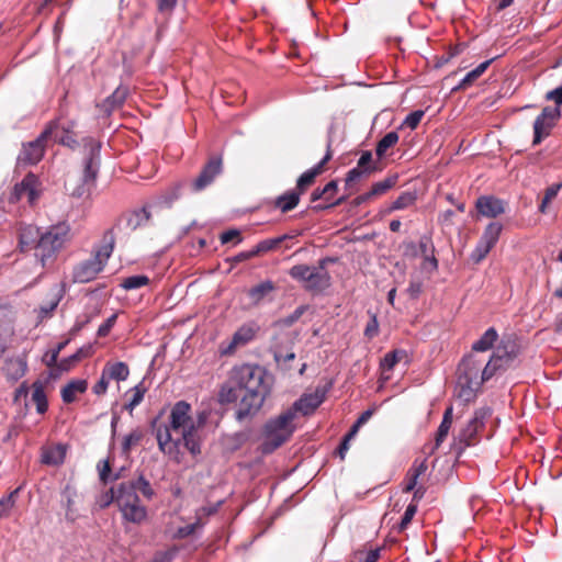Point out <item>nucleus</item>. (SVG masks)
<instances>
[{
    "label": "nucleus",
    "mask_w": 562,
    "mask_h": 562,
    "mask_svg": "<svg viewBox=\"0 0 562 562\" xmlns=\"http://www.w3.org/2000/svg\"><path fill=\"white\" fill-rule=\"evenodd\" d=\"M103 269L102 261L98 257L91 256L74 268L72 279L78 283H87L95 279Z\"/></svg>",
    "instance_id": "16"
},
{
    "label": "nucleus",
    "mask_w": 562,
    "mask_h": 562,
    "mask_svg": "<svg viewBox=\"0 0 562 562\" xmlns=\"http://www.w3.org/2000/svg\"><path fill=\"white\" fill-rule=\"evenodd\" d=\"M100 481L104 484L119 479V474L111 475V467L109 460H101L98 463Z\"/></svg>",
    "instance_id": "51"
},
{
    "label": "nucleus",
    "mask_w": 562,
    "mask_h": 562,
    "mask_svg": "<svg viewBox=\"0 0 562 562\" xmlns=\"http://www.w3.org/2000/svg\"><path fill=\"white\" fill-rule=\"evenodd\" d=\"M560 116L561 111L559 108H543L533 122V145L540 144L544 137L550 135L551 130Z\"/></svg>",
    "instance_id": "10"
},
{
    "label": "nucleus",
    "mask_w": 562,
    "mask_h": 562,
    "mask_svg": "<svg viewBox=\"0 0 562 562\" xmlns=\"http://www.w3.org/2000/svg\"><path fill=\"white\" fill-rule=\"evenodd\" d=\"M562 188V183H553L549 188L546 189L544 196L539 205V211L541 213H546L548 204L558 195L559 191Z\"/></svg>",
    "instance_id": "50"
},
{
    "label": "nucleus",
    "mask_w": 562,
    "mask_h": 562,
    "mask_svg": "<svg viewBox=\"0 0 562 562\" xmlns=\"http://www.w3.org/2000/svg\"><path fill=\"white\" fill-rule=\"evenodd\" d=\"M114 249V236L111 231H108L103 236V245L98 248L92 257H98L102 261V266L105 267L109 258L111 257Z\"/></svg>",
    "instance_id": "31"
},
{
    "label": "nucleus",
    "mask_w": 562,
    "mask_h": 562,
    "mask_svg": "<svg viewBox=\"0 0 562 562\" xmlns=\"http://www.w3.org/2000/svg\"><path fill=\"white\" fill-rule=\"evenodd\" d=\"M91 346L79 348L74 355L60 360L58 363V369L61 371L70 370L75 362L81 360L82 358L89 357L91 355Z\"/></svg>",
    "instance_id": "38"
},
{
    "label": "nucleus",
    "mask_w": 562,
    "mask_h": 562,
    "mask_svg": "<svg viewBox=\"0 0 562 562\" xmlns=\"http://www.w3.org/2000/svg\"><path fill=\"white\" fill-rule=\"evenodd\" d=\"M288 238H290V236L285 234L279 237L263 239L254 247L255 254L258 256L274 250Z\"/></svg>",
    "instance_id": "37"
},
{
    "label": "nucleus",
    "mask_w": 562,
    "mask_h": 562,
    "mask_svg": "<svg viewBox=\"0 0 562 562\" xmlns=\"http://www.w3.org/2000/svg\"><path fill=\"white\" fill-rule=\"evenodd\" d=\"M120 510L124 519L134 524H140L147 517V509L140 504V499L122 506Z\"/></svg>",
    "instance_id": "24"
},
{
    "label": "nucleus",
    "mask_w": 562,
    "mask_h": 562,
    "mask_svg": "<svg viewBox=\"0 0 562 562\" xmlns=\"http://www.w3.org/2000/svg\"><path fill=\"white\" fill-rule=\"evenodd\" d=\"M273 376L261 366L243 363L235 366L229 379L218 391L223 405L237 403L235 418L243 422L254 417L270 395Z\"/></svg>",
    "instance_id": "1"
},
{
    "label": "nucleus",
    "mask_w": 562,
    "mask_h": 562,
    "mask_svg": "<svg viewBox=\"0 0 562 562\" xmlns=\"http://www.w3.org/2000/svg\"><path fill=\"white\" fill-rule=\"evenodd\" d=\"M293 420V413L284 411L266 422L261 434L262 442L259 447L261 453L274 452L292 437L295 430Z\"/></svg>",
    "instance_id": "4"
},
{
    "label": "nucleus",
    "mask_w": 562,
    "mask_h": 562,
    "mask_svg": "<svg viewBox=\"0 0 562 562\" xmlns=\"http://www.w3.org/2000/svg\"><path fill=\"white\" fill-rule=\"evenodd\" d=\"M68 342L69 340L61 341L49 353H46L45 362L47 367H54L57 364L58 356L60 351L67 346Z\"/></svg>",
    "instance_id": "57"
},
{
    "label": "nucleus",
    "mask_w": 562,
    "mask_h": 562,
    "mask_svg": "<svg viewBox=\"0 0 562 562\" xmlns=\"http://www.w3.org/2000/svg\"><path fill=\"white\" fill-rule=\"evenodd\" d=\"M53 135H55L56 140L59 144H61L64 146H67L69 148L74 149L78 145V142H77L76 136H75L74 133H63L59 137H57L56 132H55Z\"/></svg>",
    "instance_id": "63"
},
{
    "label": "nucleus",
    "mask_w": 562,
    "mask_h": 562,
    "mask_svg": "<svg viewBox=\"0 0 562 562\" xmlns=\"http://www.w3.org/2000/svg\"><path fill=\"white\" fill-rule=\"evenodd\" d=\"M417 199V194L415 191H406L401 193L395 201L391 204L389 212L404 210L412 206Z\"/></svg>",
    "instance_id": "40"
},
{
    "label": "nucleus",
    "mask_w": 562,
    "mask_h": 562,
    "mask_svg": "<svg viewBox=\"0 0 562 562\" xmlns=\"http://www.w3.org/2000/svg\"><path fill=\"white\" fill-rule=\"evenodd\" d=\"M136 492H140L145 498L150 501L155 496V491L149 481L140 474L136 480H132Z\"/></svg>",
    "instance_id": "47"
},
{
    "label": "nucleus",
    "mask_w": 562,
    "mask_h": 562,
    "mask_svg": "<svg viewBox=\"0 0 562 562\" xmlns=\"http://www.w3.org/2000/svg\"><path fill=\"white\" fill-rule=\"evenodd\" d=\"M66 458V448L63 445H57L44 452L42 461L49 465H59L64 463Z\"/></svg>",
    "instance_id": "33"
},
{
    "label": "nucleus",
    "mask_w": 562,
    "mask_h": 562,
    "mask_svg": "<svg viewBox=\"0 0 562 562\" xmlns=\"http://www.w3.org/2000/svg\"><path fill=\"white\" fill-rule=\"evenodd\" d=\"M61 293L55 292L52 294L49 301L40 307V316L42 318L49 317L52 315V312L58 306L60 300H61Z\"/></svg>",
    "instance_id": "48"
},
{
    "label": "nucleus",
    "mask_w": 562,
    "mask_h": 562,
    "mask_svg": "<svg viewBox=\"0 0 562 562\" xmlns=\"http://www.w3.org/2000/svg\"><path fill=\"white\" fill-rule=\"evenodd\" d=\"M366 175H370L369 172H367L366 170L361 169L360 167H355L352 169H350L348 172H347V176H346V186H351L353 182L360 180L363 176Z\"/></svg>",
    "instance_id": "61"
},
{
    "label": "nucleus",
    "mask_w": 562,
    "mask_h": 562,
    "mask_svg": "<svg viewBox=\"0 0 562 562\" xmlns=\"http://www.w3.org/2000/svg\"><path fill=\"white\" fill-rule=\"evenodd\" d=\"M416 512H417V505L411 503L406 507L405 513L398 524V531H403L407 528V526L411 524L413 517L415 516Z\"/></svg>",
    "instance_id": "56"
},
{
    "label": "nucleus",
    "mask_w": 562,
    "mask_h": 562,
    "mask_svg": "<svg viewBox=\"0 0 562 562\" xmlns=\"http://www.w3.org/2000/svg\"><path fill=\"white\" fill-rule=\"evenodd\" d=\"M128 89L126 87H117L111 95L103 101V109L105 112L111 113L114 109L121 106L126 100Z\"/></svg>",
    "instance_id": "30"
},
{
    "label": "nucleus",
    "mask_w": 562,
    "mask_h": 562,
    "mask_svg": "<svg viewBox=\"0 0 562 562\" xmlns=\"http://www.w3.org/2000/svg\"><path fill=\"white\" fill-rule=\"evenodd\" d=\"M234 239H236V244H239L243 240V238L240 237V232L235 228L225 231L220 236V240L222 244H227Z\"/></svg>",
    "instance_id": "64"
},
{
    "label": "nucleus",
    "mask_w": 562,
    "mask_h": 562,
    "mask_svg": "<svg viewBox=\"0 0 562 562\" xmlns=\"http://www.w3.org/2000/svg\"><path fill=\"white\" fill-rule=\"evenodd\" d=\"M427 469V459H424L419 462L416 460L407 472L411 473L414 479H419V476L425 474Z\"/></svg>",
    "instance_id": "62"
},
{
    "label": "nucleus",
    "mask_w": 562,
    "mask_h": 562,
    "mask_svg": "<svg viewBox=\"0 0 562 562\" xmlns=\"http://www.w3.org/2000/svg\"><path fill=\"white\" fill-rule=\"evenodd\" d=\"M40 187L38 177L33 172H27L20 182L14 184L11 201L19 202L26 198L30 204H34L40 198Z\"/></svg>",
    "instance_id": "11"
},
{
    "label": "nucleus",
    "mask_w": 562,
    "mask_h": 562,
    "mask_svg": "<svg viewBox=\"0 0 562 562\" xmlns=\"http://www.w3.org/2000/svg\"><path fill=\"white\" fill-rule=\"evenodd\" d=\"M222 172V158L214 156L202 168L200 175L191 183V189L194 192H200L209 187L215 178Z\"/></svg>",
    "instance_id": "13"
},
{
    "label": "nucleus",
    "mask_w": 562,
    "mask_h": 562,
    "mask_svg": "<svg viewBox=\"0 0 562 562\" xmlns=\"http://www.w3.org/2000/svg\"><path fill=\"white\" fill-rule=\"evenodd\" d=\"M276 289L274 283L271 280L262 281L261 283L250 288L248 290V297L251 303L259 304L268 294L273 292Z\"/></svg>",
    "instance_id": "27"
},
{
    "label": "nucleus",
    "mask_w": 562,
    "mask_h": 562,
    "mask_svg": "<svg viewBox=\"0 0 562 562\" xmlns=\"http://www.w3.org/2000/svg\"><path fill=\"white\" fill-rule=\"evenodd\" d=\"M149 282L150 280L147 276L136 274L123 279V281L121 282V286L126 291H131L148 285Z\"/></svg>",
    "instance_id": "43"
},
{
    "label": "nucleus",
    "mask_w": 562,
    "mask_h": 562,
    "mask_svg": "<svg viewBox=\"0 0 562 562\" xmlns=\"http://www.w3.org/2000/svg\"><path fill=\"white\" fill-rule=\"evenodd\" d=\"M492 247L486 245L484 241H482L481 239H479L475 248L473 249V251L471 252V260L474 262V263H479L481 262L483 259H485V257L488 255V252L491 251Z\"/></svg>",
    "instance_id": "53"
},
{
    "label": "nucleus",
    "mask_w": 562,
    "mask_h": 562,
    "mask_svg": "<svg viewBox=\"0 0 562 562\" xmlns=\"http://www.w3.org/2000/svg\"><path fill=\"white\" fill-rule=\"evenodd\" d=\"M116 318H117V315L116 314H112L110 317H108L98 328V336L99 337H105L109 335V333L111 331V329L113 328V326L115 325L116 323Z\"/></svg>",
    "instance_id": "60"
},
{
    "label": "nucleus",
    "mask_w": 562,
    "mask_h": 562,
    "mask_svg": "<svg viewBox=\"0 0 562 562\" xmlns=\"http://www.w3.org/2000/svg\"><path fill=\"white\" fill-rule=\"evenodd\" d=\"M27 371V362L24 358L8 359L3 367L4 375L9 381L16 382L25 375Z\"/></svg>",
    "instance_id": "21"
},
{
    "label": "nucleus",
    "mask_w": 562,
    "mask_h": 562,
    "mask_svg": "<svg viewBox=\"0 0 562 562\" xmlns=\"http://www.w3.org/2000/svg\"><path fill=\"white\" fill-rule=\"evenodd\" d=\"M181 183L173 184L164 193H161V195L159 196V202L166 206H170L181 195Z\"/></svg>",
    "instance_id": "46"
},
{
    "label": "nucleus",
    "mask_w": 562,
    "mask_h": 562,
    "mask_svg": "<svg viewBox=\"0 0 562 562\" xmlns=\"http://www.w3.org/2000/svg\"><path fill=\"white\" fill-rule=\"evenodd\" d=\"M425 112L423 110H416L411 112L404 120L403 124L408 126L411 130H415L424 117Z\"/></svg>",
    "instance_id": "59"
},
{
    "label": "nucleus",
    "mask_w": 562,
    "mask_h": 562,
    "mask_svg": "<svg viewBox=\"0 0 562 562\" xmlns=\"http://www.w3.org/2000/svg\"><path fill=\"white\" fill-rule=\"evenodd\" d=\"M83 171L81 182L74 187L70 194L75 198H82L91 192L100 170L101 144L92 137L83 138Z\"/></svg>",
    "instance_id": "5"
},
{
    "label": "nucleus",
    "mask_w": 562,
    "mask_h": 562,
    "mask_svg": "<svg viewBox=\"0 0 562 562\" xmlns=\"http://www.w3.org/2000/svg\"><path fill=\"white\" fill-rule=\"evenodd\" d=\"M301 194L295 189L286 191L285 193L279 195L273 205L276 209L280 210L282 213H286L295 209L300 202Z\"/></svg>",
    "instance_id": "26"
},
{
    "label": "nucleus",
    "mask_w": 562,
    "mask_h": 562,
    "mask_svg": "<svg viewBox=\"0 0 562 562\" xmlns=\"http://www.w3.org/2000/svg\"><path fill=\"white\" fill-rule=\"evenodd\" d=\"M176 441H179V445L182 443L192 456H198L201 453V443L198 436L196 425H190L183 429L181 438L177 439Z\"/></svg>",
    "instance_id": "22"
},
{
    "label": "nucleus",
    "mask_w": 562,
    "mask_h": 562,
    "mask_svg": "<svg viewBox=\"0 0 562 562\" xmlns=\"http://www.w3.org/2000/svg\"><path fill=\"white\" fill-rule=\"evenodd\" d=\"M326 392L324 387H316L313 393L303 394L286 412L293 413V419L299 412L304 416L311 415L325 401Z\"/></svg>",
    "instance_id": "12"
},
{
    "label": "nucleus",
    "mask_w": 562,
    "mask_h": 562,
    "mask_svg": "<svg viewBox=\"0 0 562 562\" xmlns=\"http://www.w3.org/2000/svg\"><path fill=\"white\" fill-rule=\"evenodd\" d=\"M190 413L191 405L186 401H179L172 406L169 425H161L156 430V438L161 452L171 456L178 451L179 441L172 440L171 430H183L190 425H195Z\"/></svg>",
    "instance_id": "3"
},
{
    "label": "nucleus",
    "mask_w": 562,
    "mask_h": 562,
    "mask_svg": "<svg viewBox=\"0 0 562 562\" xmlns=\"http://www.w3.org/2000/svg\"><path fill=\"white\" fill-rule=\"evenodd\" d=\"M330 147L331 140H329L327 144V150L323 159L313 168L306 170L299 177L295 190L300 192L301 195L305 192L307 187L314 183L316 177L323 172L324 166L331 159L333 153Z\"/></svg>",
    "instance_id": "18"
},
{
    "label": "nucleus",
    "mask_w": 562,
    "mask_h": 562,
    "mask_svg": "<svg viewBox=\"0 0 562 562\" xmlns=\"http://www.w3.org/2000/svg\"><path fill=\"white\" fill-rule=\"evenodd\" d=\"M492 412L488 407H481L474 412L473 417L468 422L459 432V440L467 446L472 445L477 431L484 427L486 418L491 416Z\"/></svg>",
    "instance_id": "14"
},
{
    "label": "nucleus",
    "mask_w": 562,
    "mask_h": 562,
    "mask_svg": "<svg viewBox=\"0 0 562 562\" xmlns=\"http://www.w3.org/2000/svg\"><path fill=\"white\" fill-rule=\"evenodd\" d=\"M477 213L487 218H495L505 213V201L494 195H481L475 201Z\"/></svg>",
    "instance_id": "17"
},
{
    "label": "nucleus",
    "mask_w": 562,
    "mask_h": 562,
    "mask_svg": "<svg viewBox=\"0 0 562 562\" xmlns=\"http://www.w3.org/2000/svg\"><path fill=\"white\" fill-rule=\"evenodd\" d=\"M256 327L254 325H243L233 335L232 341L222 352L227 355L233 352L236 347L243 346L251 341L256 336Z\"/></svg>",
    "instance_id": "20"
},
{
    "label": "nucleus",
    "mask_w": 562,
    "mask_h": 562,
    "mask_svg": "<svg viewBox=\"0 0 562 562\" xmlns=\"http://www.w3.org/2000/svg\"><path fill=\"white\" fill-rule=\"evenodd\" d=\"M149 218H150V212L145 206L142 209L126 212L122 216V221L125 222V227L130 231H135L138 227L146 225L148 223Z\"/></svg>",
    "instance_id": "23"
},
{
    "label": "nucleus",
    "mask_w": 562,
    "mask_h": 562,
    "mask_svg": "<svg viewBox=\"0 0 562 562\" xmlns=\"http://www.w3.org/2000/svg\"><path fill=\"white\" fill-rule=\"evenodd\" d=\"M418 247L420 250V254L424 256L425 260L428 261L432 269L438 268V260L434 256V245L431 243V239L427 236H423L419 239Z\"/></svg>",
    "instance_id": "41"
},
{
    "label": "nucleus",
    "mask_w": 562,
    "mask_h": 562,
    "mask_svg": "<svg viewBox=\"0 0 562 562\" xmlns=\"http://www.w3.org/2000/svg\"><path fill=\"white\" fill-rule=\"evenodd\" d=\"M306 310H307L306 305L297 306L290 315H288L283 318H280L278 321L279 325H281L283 327L292 326L294 323H296L303 316V314L306 312Z\"/></svg>",
    "instance_id": "52"
},
{
    "label": "nucleus",
    "mask_w": 562,
    "mask_h": 562,
    "mask_svg": "<svg viewBox=\"0 0 562 562\" xmlns=\"http://www.w3.org/2000/svg\"><path fill=\"white\" fill-rule=\"evenodd\" d=\"M333 261V258L325 257L318 260L317 266L295 265L289 270V276L303 283L307 291L323 292L330 285V274L326 266Z\"/></svg>",
    "instance_id": "7"
},
{
    "label": "nucleus",
    "mask_w": 562,
    "mask_h": 562,
    "mask_svg": "<svg viewBox=\"0 0 562 562\" xmlns=\"http://www.w3.org/2000/svg\"><path fill=\"white\" fill-rule=\"evenodd\" d=\"M144 434L139 428L132 430L128 435H126L123 438L122 452L124 454L130 453L132 448L140 442Z\"/></svg>",
    "instance_id": "45"
},
{
    "label": "nucleus",
    "mask_w": 562,
    "mask_h": 562,
    "mask_svg": "<svg viewBox=\"0 0 562 562\" xmlns=\"http://www.w3.org/2000/svg\"><path fill=\"white\" fill-rule=\"evenodd\" d=\"M368 314L370 316V319H369V322L366 325L363 335L368 339H372L375 336H378V334H379V322H378V317H376L375 313L369 311Z\"/></svg>",
    "instance_id": "54"
},
{
    "label": "nucleus",
    "mask_w": 562,
    "mask_h": 562,
    "mask_svg": "<svg viewBox=\"0 0 562 562\" xmlns=\"http://www.w3.org/2000/svg\"><path fill=\"white\" fill-rule=\"evenodd\" d=\"M397 181L398 175H391L384 180L373 183L369 191L373 198L382 195L392 189L397 183Z\"/></svg>",
    "instance_id": "39"
},
{
    "label": "nucleus",
    "mask_w": 562,
    "mask_h": 562,
    "mask_svg": "<svg viewBox=\"0 0 562 562\" xmlns=\"http://www.w3.org/2000/svg\"><path fill=\"white\" fill-rule=\"evenodd\" d=\"M498 339L497 330L494 327H490L484 334L472 345V351L484 352L493 348L494 344Z\"/></svg>",
    "instance_id": "28"
},
{
    "label": "nucleus",
    "mask_w": 562,
    "mask_h": 562,
    "mask_svg": "<svg viewBox=\"0 0 562 562\" xmlns=\"http://www.w3.org/2000/svg\"><path fill=\"white\" fill-rule=\"evenodd\" d=\"M106 505L116 502L120 508L139 499L133 481L121 482L116 486L111 487L109 493H106Z\"/></svg>",
    "instance_id": "15"
},
{
    "label": "nucleus",
    "mask_w": 562,
    "mask_h": 562,
    "mask_svg": "<svg viewBox=\"0 0 562 562\" xmlns=\"http://www.w3.org/2000/svg\"><path fill=\"white\" fill-rule=\"evenodd\" d=\"M451 425L452 424H449L447 422H441L439 427H438V430H437V434H436V439H435V446L432 447L431 449V453L438 449L440 447V445L445 441V439L447 438L448 434H449V430L451 428Z\"/></svg>",
    "instance_id": "55"
},
{
    "label": "nucleus",
    "mask_w": 562,
    "mask_h": 562,
    "mask_svg": "<svg viewBox=\"0 0 562 562\" xmlns=\"http://www.w3.org/2000/svg\"><path fill=\"white\" fill-rule=\"evenodd\" d=\"M407 358V352L403 349H395L384 355L381 360V368L384 371H391L403 359Z\"/></svg>",
    "instance_id": "36"
},
{
    "label": "nucleus",
    "mask_w": 562,
    "mask_h": 562,
    "mask_svg": "<svg viewBox=\"0 0 562 562\" xmlns=\"http://www.w3.org/2000/svg\"><path fill=\"white\" fill-rule=\"evenodd\" d=\"M58 130V122L50 121L43 132L33 140L23 143L18 156V165L32 166L38 164L45 154L46 140Z\"/></svg>",
    "instance_id": "9"
},
{
    "label": "nucleus",
    "mask_w": 562,
    "mask_h": 562,
    "mask_svg": "<svg viewBox=\"0 0 562 562\" xmlns=\"http://www.w3.org/2000/svg\"><path fill=\"white\" fill-rule=\"evenodd\" d=\"M177 552H178L177 548H170L168 550L157 551L153 555L151 561L153 562H172Z\"/></svg>",
    "instance_id": "58"
},
{
    "label": "nucleus",
    "mask_w": 562,
    "mask_h": 562,
    "mask_svg": "<svg viewBox=\"0 0 562 562\" xmlns=\"http://www.w3.org/2000/svg\"><path fill=\"white\" fill-rule=\"evenodd\" d=\"M69 225L66 223H58L42 231L37 248L34 252L42 267H46L48 262H53L56 259L58 252L64 248L69 238Z\"/></svg>",
    "instance_id": "6"
},
{
    "label": "nucleus",
    "mask_w": 562,
    "mask_h": 562,
    "mask_svg": "<svg viewBox=\"0 0 562 562\" xmlns=\"http://www.w3.org/2000/svg\"><path fill=\"white\" fill-rule=\"evenodd\" d=\"M102 372L109 378V380L125 381L130 375L128 366L125 362L119 361L114 363H108Z\"/></svg>",
    "instance_id": "29"
},
{
    "label": "nucleus",
    "mask_w": 562,
    "mask_h": 562,
    "mask_svg": "<svg viewBox=\"0 0 562 562\" xmlns=\"http://www.w3.org/2000/svg\"><path fill=\"white\" fill-rule=\"evenodd\" d=\"M33 393H32V401L36 405V411L38 414L46 413L48 408V402L47 396L45 393L44 384L42 381L37 380L33 383Z\"/></svg>",
    "instance_id": "32"
},
{
    "label": "nucleus",
    "mask_w": 562,
    "mask_h": 562,
    "mask_svg": "<svg viewBox=\"0 0 562 562\" xmlns=\"http://www.w3.org/2000/svg\"><path fill=\"white\" fill-rule=\"evenodd\" d=\"M146 387L144 386L143 382L132 387L128 392L132 394L131 398L125 403L124 408L127 409L130 413L134 411V408L139 405L144 398V395L146 393Z\"/></svg>",
    "instance_id": "42"
},
{
    "label": "nucleus",
    "mask_w": 562,
    "mask_h": 562,
    "mask_svg": "<svg viewBox=\"0 0 562 562\" xmlns=\"http://www.w3.org/2000/svg\"><path fill=\"white\" fill-rule=\"evenodd\" d=\"M520 353V347L512 337L503 338L485 363V375L494 376L497 372L510 368Z\"/></svg>",
    "instance_id": "8"
},
{
    "label": "nucleus",
    "mask_w": 562,
    "mask_h": 562,
    "mask_svg": "<svg viewBox=\"0 0 562 562\" xmlns=\"http://www.w3.org/2000/svg\"><path fill=\"white\" fill-rule=\"evenodd\" d=\"M42 229L35 225L25 224L19 227L18 247L22 252L36 250Z\"/></svg>",
    "instance_id": "19"
},
{
    "label": "nucleus",
    "mask_w": 562,
    "mask_h": 562,
    "mask_svg": "<svg viewBox=\"0 0 562 562\" xmlns=\"http://www.w3.org/2000/svg\"><path fill=\"white\" fill-rule=\"evenodd\" d=\"M502 231H503V225L501 223L491 222L485 227L480 239L493 248L496 245V243L498 241Z\"/></svg>",
    "instance_id": "35"
},
{
    "label": "nucleus",
    "mask_w": 562,
    "mask_h": 562,
    "mask_svg": "<svg viewBox=\"0 0 562 562\" xmlns=\"http://www.w3.org/2000/svg\"><path fill=\"white\" fill-rule=\"evenodd\" d=\"M19 488L12 491L10 494L0 498V519L9 515L10 510L15 504V497L19 493Z\"/></svg>",
    "instance_id": "49"
},
{
    "label": "nucleus",
    "mask_w": 562,
    "mask_h": 562,
    "mask_svg": "<svg viewBox=\"0 0 562 562\" xmlns=\"http://www.w3.org/2000/svg\"><path fill=\"white\" fill-rule=\"evenodd\" d=\"M88 383L83 379L71 380L60 391L61 400L66 404L76 401L77 394H82L87 391Z\"/></svg>",
    "instance_id": "25"
},
{
    "label": "nucleus",
    "mask_w": 562,
    "mask_h": 562,
    "mask_svg": "<svg viewBox=\"0 0 562 562\" xmlns=\"http://www.w3.org/2000/svg\"><path fill=\"white\" fill-rule=\"evenodd\" d=\"M398 134L395 131L386 133L376 144L375 155L378 160L383 158L386 151L398 142Z\"/></svg>",
    "instance_id": "34"
},
{
    "label": "nucleus",
    "mask_w": 562,
    "mask_h": 562,
    "mask_svg": "<svg viewBox=\"0 0 562 562\" xmlns=\"http://www.w3.org/2000/svg\"><path fill=\"white\" fill-rule=\"evenodd\" d=\"M357 166L361 169L366 170L369 173L380 171L382 169L379 160L373 162L372 161V153L370 150L362 151Z\"/></svg>",
    "instance_id": "44"
},
{
    "label": "nucleus",
    "mask_w": 562,
    "mask_h": 562,
    "mask_svg": "<svg viewBox=\"0 0 562 562\" xmlns=\"http://www.w3.org/2000/svg\"><path fill=\"white\" fill-rule=\"evenodd\" d=\"M485 361L474 353L462 358L458 364L456 376V394L464 403L473 402L481 386L493 376L485 375Z\"/></svg>",
    "instance_id": "2"
}]
</instances>
